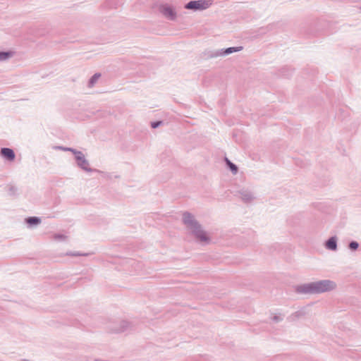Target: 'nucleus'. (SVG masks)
I'll list each match as a JSON object with an SVG mask.
<instances>
[{"label":"nucleus","mask_w":361,"mask_h":361,"mask_svg":"<svg viewBox=\"0 0 361 361\" xmlns=\"http://www.w3.org/2000/svg\"><path fill=\"white\" fill-rule=\"evenodd\" d=\"M336 287V284L334 281L324 279L298 285L295 290L298 294L314 295L333 290Z\"/></svg>","instance_id":"obj_1"},{"label":"nucleus","mask_w":361,"mask_h":361,"mask_svg":"<svg viewBox=\"0 0 361 361\" xmlns=\"http://www.w3.org/2000/svg\"><path fill=\"white\" fill-rule=\"evenodd\" d=\"M183 224L191 231L192 234L200 242H209L206 232L202 229L201 224L195 219L194 216L188 212L183 214Z\"/></svg>","instance_id":"obj_2"},{"label":"nucleus","mask_w":361,"mask_h":361,"mask_svg":"<svg viewBox=\"0 0 361 361\" xmlns=\"http://www.w3.org/2000/svg\"><path fill=\"white\" fill-rule=\"evenodd\" d=\"M77 166L82 170L86 172H100L97 169H92L90 167V164L87 159H85L84 154L81 151L73 152Z\"/></svg>","instance_id":"obj_3"},{"label":"nucleus","mask_w":361,"mask_h":361,"mask_svg":"<svg viewBox=\"0 0 361 361\" xmlns=\"http://www.w3.org/2000/svg\"><path fill=\"white\" fill-rule=\"evenodd\" d=\"M212 5L210 0H192L185 4L184 8L193 11H203Z\"/></svg>","instance_id":"obj_4"},{"label":"nucleus","mask_w":361,"mask_h":361,"mask_svg":"<svg viewBox=\"0 0 361 361\" xmlns=\"http://www.w3.org/2000/svg\"><path fill=\"white\" fill-rule=\"evenodd\" d=\"M159 11L169 20H174L176 18V12L170 5L165 4L159 7Z\"/></svg>","instance_id":"obj_5"},{"label":"nucleus","mask_w":361,"mask_h":361,"mask_svg":"<svg viewBox=\"0 0 361 361\" xmlns=\"http://www.w3.org/2000/svg\"><path fill=\"white\" fill-rule=\"evenodd\" d=\"M0 156L8 161H13L16 159V154L13 149L9 147H2L0 149Z\"/></svg>","instance_id":"obj_6"},{"label":"nucleus","mask_w":361,"mask_h":361,"mask_svg":"<svg viewBox=\"0 0 361 361\" xmlns=\"http://www.w3.org/2000/svg\"><path fill=\"white\" fill-rule=\"evenodd\" d=\"M238 193L239 195V197L245 203H250L255 199V197H254L252 192L247 189L243 188V189L238 190Z\"/></svg>","instance_id":"obj_7"},{"label":"nucleus","mask_w":361,"mask_h":361,"mask_svg":"<svg viewBox=\"0 0 361 361\" xmlns=\"http://www.w3.org/2000/svg\"><path fill=\"white\" fill-rule=\"evenodd\" d=\"M338 238L336 235L330 237L324 243V246L326 249L331 251H336L338 249Z\"/></svg>","instance_id":"obj_8"},{"label":"nucleus","mask_w":361,"mask_h":361,"mask_svg":"<svg viewBox=\"0 0 361 361\" xmlns=\"http://www.w3.org/2000/svg\"><path fill=\"white\" fill-rule=\"evenodd\" d=\"M243 49V47H231L228 48H224L218 49L219 56H226L229 54H231L234 52H237L241 51Z\"/></svg>","instance_id":"obj_9"},{"label":"nucleus","mask_w":361,"mask_h":361,"mask_svg":"<svg viewBox=\"0 0 361 361\" xmlns=\"http://www.w3.org/2000/svg\"><path fill=\"white\" fill-rule=\"evenodd\" d=\"M130 323L126 320H121L119 322L118 326L114 328L113 331L116 333H122L128 330L130 328Z\"/></svg>","instance_id":"obj_10"},{"label":"nucleus","mask_w":361,"mask_h":361,"mask_svg":"<svg viewBox=\"0 0 361 361\" xmlns=\"http://www.w3.org/2000/svg\"><path fill=\"white\" fill-rule=\"evenodd\" d=\"M219 51L207 49L202 53L201 57L204 59H209L219 57Z\"/></svg>","instance_id":"obj_11"},{"label":"nucleus","mask_w":361,"mask_h":361,"mask_svg":"<svg viewBox=\"0 0 361 361\" xmlns=\"http://www.w3.org/2000/svg\"><path fill=\"white\" fill-rule=\"evenodd\" d=\"M25 222L27 224L29 227H33L40 224L42 220L38 216H29L25 218Z\"/></svg>","instance_id":"obj_12"},{"label":"nucleus","mask_w":361,"mask_h":361,"mask_svg":"<svg viewBox=\"0 0 361 361\" xmlns=\"http://www.w3.org/2000/svg\"><path fill=\"white\" fill-rule=\"evenodd\" d=\"M227 168L233 173L236 174L238 171V167L236 164L233 163L231 160H229L227 157L224 159Z\"/></svg>","instance_id":"obj_13"},{"label":"nucleus","mask_w":361,"mask_h":361,"mask_svg":"<svg viewBox=\"0 0 361 361\" xmlns=\"http://www.w3.org/2000/svg\"><path fill=\"white\" fill-rule=\"evenodd\" d=\"M14 52L12 51H0V61H4L13 56Z\"/></svg>","instance_id":"obj_14"},{"label":"nucleus","mask_w":361,"mask_h":361,"mask_svg":"<svg viewBox=\"0 0 361 361\" xmlns=\"http://www.w3.org/2000/svg\"><path fill=\"white\" fill-rule=\"evenodd\" d=\"M101 73H94L88 80L87 86L88 87H92L98 81V80L101 77Z\"/></svg>","instance_id":"obj_15"},{"label":"nucleus","mask_w":361,"mask_h":361,"mask_svg":"<svg viewBox=\"0 0 361 361\" xmlns=\"http://www.w3.org/2000/svg\"><path fill=\"white\" fill-rule=\"evenodd\" d=\"M90 254L87 252H66V255L72 256V257H79V256H89Z\"/></svg>","instance_id":"obj_16"},{"label":"nucleus","mask_w":361,"mask_h":361,"mask_svg":"<svg viewBox=\"0 0 361 361\" xmlns=\"http://www.w3.org/2000/svg\"><path fill=\"white\" fill-rule=\"evenodd\" d=\"M348 247L351 251H356L359 247V243L355 240H351L348 243Z\"/></svg>","instance_id":"obj_17"},{"label":"nucleus","mask_w":361,"mask_h":361,"mask_svg":"<svg viewBox=\"0 0 361 361\" xmlns=\"http://www.w3.org/2000/svg\"><path fill=\"white\" fill-rule=\"evenodd\" d=\"M54 239L57 241H63L67 238V236H66L63 234L61 233H55L53 236Z\"/></svg>","instance_id":"obj_18"},{"label":"nucleus","mask_w":361,"mask_h":361,"mask_svg":"<svg viewBox=\"0 0 361 361\" xmlns=\"http://www.w3.org/2000/svg\"><path fill=\"white\" fill-rule=\"evenodd\" d=\"M56 149H59L60 150L64 151V152H71L73 154V152H78L76 149L72 148V147H63V146H58L56 147Z\"/></svg>","instance_id":"obj_19"},{"label":"nucleus","mask_w":361,"mask_h":361,"mask_svg":"<svg viewBox=\"0 0 361 361\" xmlns=\"http://www.w3.org/2000/svg\"><path fill=\"white\" fill-rule=\"evenodd\" d=\"M18 188L15 185L8 186V194L10 195H16L17 193Z\"/></svg>","instance_id":"obj_20"},{"label":"nucleus","mask_w":361,"mask_h":361,"mask_svg":"<svg viewBox=\"0 0 361 361\" xmlns=\"http://www.w3.org/2000/svg\"><path fill=\"white\" fill-rule=\"evenodd\" d=\"M163 123V121H152L150 123V126L155 129L158 127H159L161 124Z\"/></svg>","instance_id":"obj_21"},{"label":"nucleus","mask_w":361,"mask_h":361,"mask_svg":"<svg viewBox=\"0 0 361 361\" xmlns=\"http://www.w3.org/2000/svg\"><path fill=\"white\" fill-rule=\"evenodd\" d=\"M272 320L275 322V323H278V322H280L283 320V317H281V315H274L273 317H272Z\"/></svg>","instance_id":"obj_22"},{"label":"nucleus","mask_w":361,"mask_h":361,"mask_svg":"<svg viewBox=\"0 0 361 361\" xmlns=\"http://www.w3.org/2000/svg\"><path fill=\"white\" fill-rule=\"evenodd\" d=\"M22 361H28V360H27L24 359V360H23Z\"/></svg>","instance_id":"obj_23"}]
</instances>
